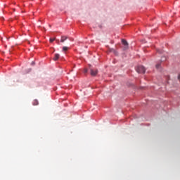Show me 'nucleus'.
<instances>
[{"instance_id": "nucleus-2", "label": "nucleus", "mask_w": 180, "mask_h": 180, "mask_svg": "<svg viewBox=\"0 0 180 180\" xmlns=\"http://www.w3.org/2000/svg\"><path fill=\"white\" fill-rule=\"evenodd\" d=\"M90 74L92 77H96V75H97V74H98V70L91 68Z\"/></svg>"}, {"instance_id": "nucleus-1", "label": "nucleus", "mask_w": 180, "mask_h": 180, "mask_svg": "<svg viewBox=\"0 0 180 180\" xmlns=\"http://www.w3.org/2000/svg\"><path fill=\"white\" fill-rule=\"evenodd\" d=\"M136 71L139 72V74H144L146 70L143 65H139L136 68Z\"/></svg>"}, {"instance_id": "nucleus-14", "label": "nucleus", "mask_w": 180, "mask_h": 180, "mask_svg": "<svg viewBox=\"0 0 180 180\" xmlns=\"http://www.w3.org/2000/svg\"><path fill=\"white\" fill-rule=\"evenodd\" d=\"M158 53H163V51H161L160 50H157Z\"/></svg>"}, {"instance_id": "nucleus-7", "label": "nucleus", "mask_w": 180, "mask_h": 180, "mask_svg": "<svg viewBox=\"0 0 180 180\" xmlns=\"http://www.w3.org/2000/svg\"><path fill=\"white\" fill-rule=\"evenodd\" d=\"M63 51H68V47H67V46H63Z\"/></svg>"}, {"instance_id": "nucleus-13", "label": "nucleus", "mask_w": 180, "mask_h": 180, "mask_svg": "<svg viewBox=\"0 0 180 180\" xmlns=\"http://www.w3.org/2000/svg\"><path fill=\"white\" fill-rule=\"evenodd\" d=\"M178 79L180 82V74H179V75H178Z\"/></svg>"}, {"instance_id": "nucleus-15", "label": "nucleus", "mask_w": 180, "mask_h": 180, "mask_svg": "<svg viewBox=\"0 0 180 180\" xmlns=\"http://www.w3.org/2000/svg\"><path fill=\"white\" fill-rule=\"evenodd\" d=\"M31 65H34V62H32Z\"/></svg>"}, {"instance_id": "nucleus-4", "label": "nucleus", "mask_w": 180, "mask_h": 180, "mask_svg": "<svg viewBox=\"0 0 180 180\" xmlns=\"http://www.w3.org/2000/svg\"><path fill=\"white\" fill-rule=\"evenodd\" d=\"M58 58H60V54L56 53L55 56L53 58V61H57V60H58Z\"/></svg>"}, {"instance_id": "nucleus-5", "label": "nucleus", "mask_w": 180, "mask_h": 180, "mask_svg": "<svg viewBox=\"0 0 180 180\" xmlns=\"http://www.w3.org/2000/svg\"><path fill=\"white\" fill-rule=\"evenodd\" d=\"M122 44H124L125 49H128L129 44L127 40H122Z\"/></svg>"}, {"instance_id": "nucleus-8", "label": "nucleus", "mask_w": 180, "mask_h": 180, "mask_svg": "<svg viewBox=\"0 0 180 180\" xmlns=\"http://www.w3.org/2000/svg\"><path fill=\"white\" fill-rule=\"evenodd\" d=\"M54 40H56V39H54V38H53H53H51V39H50V42H51V43H53V41H54Z\"/></svg>"}, {"instance_id": "nucleus-11", "label": "nucleus", "mask_w": 180, "mask_h": 180, "mask_svg": "<svg viewBox=\"0 0 180 180\" xmlns=\"http://www.w3.org/2000/svg\"><path fill=\"white\" fill-rule=\"evenodd\" d=\"M160 68V64H157L156 65V68Z\"/></svg>"}, {"instance_id": "nucleus-12", "label": "nucleus", "mask_w": 180, "mask_h": 180, "mask_svg": "<svg viewBox=\"0 0 180 180\" xmlns=\"http://www.w3.org/2000/svg\"><path fill=\"white\" fill-rule=\"evenodd\" d=\"M114 54H115V56H118V53L117 51H115V50H114Z\"/></svg>"}, {"instance_id": "nucleus-6", "label": "nucleus", "mask_w": 180, "mask_h": 180, "mask_svg": "<svg viewBox=\"0 0 180 180\" xmlns=\"http://www.w3.org/2000/svg\"><path fill=\"white\" fill-rule=\"evenodd\" d=\"M32 104L34 106H37V105H39V101L37 100H34Z\"/></svg>"}, {"instance_id": "nucleus-3", "label": "nucleus", "mask_w": 180, "mask_h": 180, "mask_svg": "<svg viewBox=\"0 0 180 180\" xmlns=\"http://www.w3.org/2000/svg\"><path fill=\"white\" fill-rule=\"evenodd\" d=\"M67 39H68V37H67V36H62L61 39H60V42L61 43H64V41H65V40H67Z\"/></svg>"}, {"instance_id": "nucleus-10", "label": "nucleus", "mask_w": 180, "mask_h": 180, "mask_svg": "<svg viewBox=\"0 0 180 180\" xmlns=\"http://www.w3.org/2000/svg\"><path fill=\"white\" fill-rule=\"evenodd\" d=\"M140 89H147V88L146 86H141V88H139Z\"/></svg>"}, {"instance_id": "nucleus-9", "label": "nucleus", "mask_w": 180, "mask_h": 180, "mask_svg": "<svg viewBox=\"0 0 180 180\" xmlns=\"http://www.w3.org/2000/svg\"><path fill=\"white\" fill-rule=\"evenodd\" d=\"M84 74H86V72H88V69H84Z\"/></svg>"}]
</instances>
